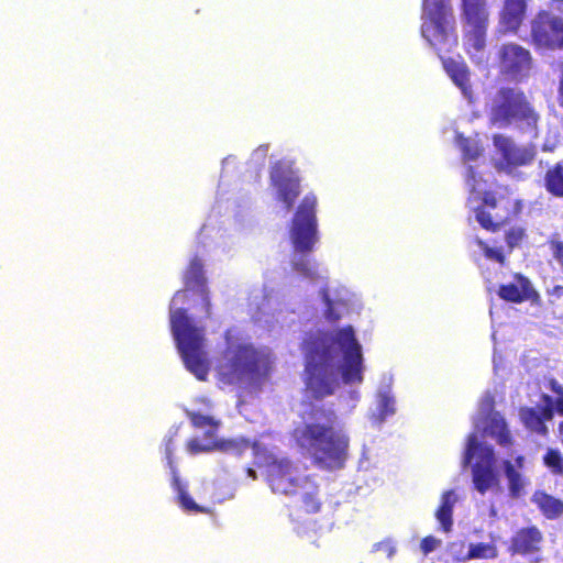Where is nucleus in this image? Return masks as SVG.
<instances>
[{
  "mask_svg": "<svg viewBox=\"0 0 563 563\" xmlns=\"http://www.w3.org/2000/svg\"><path fill=\"white\" fill-rule=\"evenodd\" d=\"M494 398L486 393L478 405L477 415L474 417L475 432L467 438L462 459L463 467L472 465V482L474 488L481 494H503L501 475L507 482L508 496L512 499L522 497L530 485L529 477L525 474L526 459L523 455L498 460L490 445L481 443L477 433L490 437L501 446L511 444V437L504 418L493 410Z\"/></svg>",
  "mask_w": 563,
  "mask_h": 563,
  "instance_id": "obj_1",
  "label": "nucleus"
},
{
  "mask_svg": "<svg viewBox=\"0 0 563 563\" xmlns=\"http://www.w3.org/2000/svg\"><path fill=\"white\" fill-rule=\"evenodd\" d=\"M307 390L316 398L334 394L343 382L361 385L365 366L352 325L307 334L302 343Z\"/></svg>",
  "mask_w": 563,
  "mask_h": 563,
  "instance_id": "obj_2",
  "label": "nucleus"
},
{
  "mask_svg": "<svg viewBox=\"0 0 563 563\" xmlns=\"http://www.w3.org/2000/svg\"><path fill=\"white\" fill-rule=\"evenodd\" d=\"M316 207V196L308 194L295 213L290 228V240L295 249L291 263L298 275L312 283L324 284L319 291L325 307L324 317L328 321L335 322L350 311L355 295L343 286L325 282L327 269L307 255L318 242Z\"/></svg>",
  "mask_w": 563,
  "mask_h": 563,
  "instance_id": "obj_3",
  "label": "nucleus"
},
{
  "mask_svg": "<svg viewBox=\"0 0 563 563\" xmlns=\"http://www.w3.org/2000/svg\"><path fill=\"white\" fill-rule=\"evenodd\" d=\"M335 416L323 409H313L292 432V439L302 453L325 468L343 466L349 449V437L334 428Z\"/></svg>",
  "mask_w": 563,
  "mask_h": 563,
  "instance_id": "obj_4",
  "label": "nucleus"
},
{
  "mask_svg": "<svg viewBox=\"0 0 563 563\" xmlns=\"http://www.w3.org/2000/svg\"><path fill=\"white\" fill-rule=\"evenodd\" d=\"M227 347L216 371L224 385L257 390L269 369V352L255 349L242 333L231 329L225 334Z\"/></svg>",
  "mask_w": 563,
  "mask_h": 563,
  "instance_id": "obj_5",
  "label": "nucleus"
},
{
  "mask_svg": "<svg viewBox=\"0 0 563 563\" xmlns=\"http://www.w3.org/2000/svg\"><path fill=\"white\" fill-rule=\"evenodd\" d=\"M456 141L465 163L468 164L466 172V184L471 192L468 205L475 212L476 221L484 229L495 231L507 218L505 213L499 212V206L504 200H497L490 190L492 175L484 174L478 165L471 164L481 156L483 147L478 140L464 139L462 134H456Z\"/></svg>",
  "mask_w": 563,
  "mask_h": 563,
  "instance_id": "obj_6",
  "label": "nucleus"
},
{
  "mask_svg": "<svg viewBox=\"0 0 563 563\" xmlns=\"http://www.w3.org/2000/svg\"><path fill=\"white\" fill-rule=\"evenodd\" d=\"M187 300V290L175 294L169 307L170 329L178 352L186 368L199 380H206L210 362L208 357L205 329L198 327L186 313L183 305Z\"/></svg>",
  "mask_w": 563,
  "mask_h": 563,
  "instance_id": "obj_7",
  "label": "nucleus"
},
{
  "mask_svg": "<svg viewBox=\"0 0 563 563\" xmlns=\"http://www.w3.org/2000/svg\"><path fill=\"white\" fill-rule=\"evenodd\" d=\"M485 113L489 125L498 129L516 126L537 137L539 115L526 95L512 87H501L489 95L485 103Z\"/></svg>",
  "mask_w": 563,
  "mask_h": 563,
  "instance_id": "obj_8",
  "label": "nucleus"
},
{
  "mask_svg": "<svg viewBox=\"0 0 563 563\" xmlns=\"http://www.w3.org/2000/svg\"><path fill=\"white\" fill-rule=\"evenodd\" d=\"M210 408V401L202 399L201 407L186 410L192 426L203 431L202 437L196 435L187 442L186 451L190 455L208 453L213 450L241 455L249 450L251 442L244 438L219 439L217 437L220 421L209 413Z\"/></svg>",
  "mask_w": 563,
  "mask_h": 563,
  "instance_id": "obj_9",
  "label": "nucleus"
},
{
  "mask_svg": "<svg viewBox=\"0 0 563 563\" xmlns=\"http://www.w3.org/2000/svg\"><path fill=\"white\" fill-rule=\"evenodd\" d=\"M255 464L265 468L266 479L276 494H295L305 483L299 467L292 464L276 448H267L263 443L252 445Z\"/></svg>",
  "mask_w": 563,
  "mask_h": 563,
  "instance_id": "obj_10",
  "label": "nucleus"
},
{
  "mask_svg": "<svg viewBox=\"0 0 563 563\" xmlns=\"http://www.w3.org/2000/svg\"><path fill=\"white\" fill-rule=\"evenodd\" d=\"M421 34L439 52L450 51L457 37L448 0H423Z\"/></svg>",
  "mask_w": 563,
  "mask_h": 563,
  "instance_id": "obj_11",
  "label": "nucleus"
},
{
  "mask_svg": "<svg viewBox=\"0 0 563 563\" xmlns=\"http://www.w3.org/2000/svg\"><path fill=\"white\" fill-rule=\"evenodd\" d=\"M271 185L276 200L290 211L300 194L299 178L289 162L277 163L271 172Z\"/></svg>",
  "mask_w": 563,
  "mask_h": 563,
  "instance_id": "obj_12",
  "label": "nucleus"
},
{
  "mask_svg": "<svg viewBox=\"0 0 563 563\" xmlns=\"http://www.w3.org/2000/svg\"><path fill=\"white\" fill-rule=\"evenodd\" d=\"M563 19L548 11L539 12L531 22V36L541 49H555L561 44Z\"/></svg>",
  "mask_w": 563,
  "mask_h": 563,
  "instance_id": "obj_13",
  "label": "nucleus"
},
{
  "mask_svg": "<svg viewBox=\"0 0 563 563\" xmlns=\"http://www.w3.org/2000/svg\"><path fill=\"white\" fill-rule=\"evenodd\" d=\"M500 69L512 80L527 78L532 68L531 54L525 47L508 43L499 49Z\"/></svg>",
  "mask_w": 563,
  "mask_h": 563,
  "instance_id": "obj_14",
  "label": "nucleus"
},
{
  "mask_svg": "<svg viewBox=\"0 0 563 563\" xmlns=\"http://www.w3.org/2000/svg\"><path fill=\"white\" fill-rule=\"evenodd\" d=\"M393 376L384 374L377 388L374 402L369 408V420L380 426L387 418L396 412V399L391 390Z\"/></svg>",
  "mask_w": 563,
  "mask_h": 563,
  "instance_id": "obj_15",
  "label": "nucleus"
},
{
  "mask_svg": "<svg viewBox=\"0 0 563 563\" xmlns=\"http://www.w3.org/2000/svg\"><path fill=\"white\" fill-rule=\"evenodd\" d=\"M530 2L531 0H503L497 32L499 34H516L527 16Z\"/></svg>",
  "mask_w": 563,
  "mask_h": 563,
  "instance_id": "obj_16",
  "label": "nucleus"
},
{
  "mask_svg": "<svg viewBox=\"0 0 563 563\" xmlns=\"http://www.w3.org/2000/svg\"><path fill=\"white\" fill-rule=\"evenodd\" d=\"M494 146L504 158L497 167L507 169L511 166H520L529 164L534 157V150L530 147H517L512 141L501 134H496L493 139Z\"/></svg>",
  "mask_w": 563,
  "mask_h": 563,
  "instance_id": "obj_17",
  "label": "nucleus"
},
{
  "mask_svg": "<svg viewBox=\"0 0 563 563\" xmlns=\"http://www.w3.org/2000/svg\"><path fill=\"white\" fill-rule=\"evenodd\" d=\"M520 418L527 429L545 434L548 429L545 421L553 418V399L548 395H542L540 401L534 408H522Z\"/></svg>",
  "mask_w": 563,
  "mask_h": 563,
  "instance_id": "obj_18",
  "label": "nucleus"
},
{
  "mask_svg": "<svg viewBox=\"0 0 563 563\" xmlns=\"http://www.w3.org/2000/svg\"><path fill=\"white\" fill-rule=\"evenodd\" d=\"M202 268V262L198 257H194L189 263L184 278L186 288L194 290L200 297L201 308L205 311L206 318H209L211 316V301Z\"/></svg>",
  "mask_w": 563,
  "mask_h": 563,
  "instance_id": "obj_19",
  "label": "nucleus"
},
{
  "mask_svg": "<svg viewBox=\"0 0 563 563\" xmlns=\"http://www.w3.org/2000/svg\"><path fill=\"white\" fill-rule=\"evenodd\" d=\"M488 23H464V45L470 57L482 64L486 60V31Z\"/></svg>",
  "mask_w": 563,
  "mask_h": 563,
  "instance_id": "obj_20",
  "label": "nucleus"
},
{
  "mask_svg": "<svg viewBox=\"0 0 563 563\" xmlns=\"http://www.w3.org/2000/svg\"><path fill=\"white\" fill-rule=\"evenodd\" d=\"M498 295L504 300L511 302L533 300L538 297L529 279L520 274L515 275L511 282L500 286Z\"/></svg>",
  "mask_w": 563,
  "mask_h": 563,
  "instance_id": "obj_21",
  "label": "nucleus"
},
{
  "mask_svg": "<svg viewBox=\"0 0 563 563\" xmlns=\"http://www.w3.org/2000/svg\"><path fill=\"white\" fill-rule=\"evenodd\" d=\"M165 455L168 461V465L173 475V487L177 493V498L180 507L187 512H208L207 508L199 506L195 500L187 494L186 487L181 484L178 475L176 474V470L173 465L172 453L174 451V445L172 439L166 440L165 442Z\"/></svg>",
  "mask_w": 563,
  "mask_h": 563,
  "instance_id": "obj_22",
  "label": "nucleus"
},
{
  "mask_svg": "<svg viewBox=\"0 0 563 563\" xmlns=\"http://www.w3.org/2000/svg\"><path fill=\"white\" fill-rule=\"evenodd\" d=\"M541 541L542 534L537 528L521 529L512 538L511 550L520 554H531L539 550Z\"/></svg>",
  "mask_w": 563,
  "mask_h": 563,
  "instance_id": "obj_23",
  "label": "nucleus"
},
{
  "mask_svg": "<svg viewBox=\"0 0 563 563\" xmlns=\"http://www.w3.org/2000/svg\"><path fill=\"white\" fill-rule=\"evenodd\" d=\"M462 15L464 23H488L487 0H462Z\"/></svg>",
  "mask_w": 563,
  "mask_h": 563,
  "instance_id": "obj_24",
  "label": "nucleus"
},
{
  "mask_svg": "<svg viewBox=\"0 0 563 563\" xmlns=\"http://www.w3.org/2000/svg\"><path fill=\"white\" fill-rule=\"evenodd\" d=\"M452 548V555L460 561L466 562L470 560H489L498 556V550L494 542L489 543H470L466 553L456 554Z\"/></svg>",
  "mask_w": 563,
  "mask_h": 563,
  "instance_id": "obj_25",
  "label": "nucleus"
},
{
  "mask_svg": "<svg viewBox=\"0 0 563 563\" xmlns=\"http://www.w3.org/2000/svg\"><path fill=\"white\" fill-rule=\"evenodd\" d=\"M459 497L454 490L444 492L441 496L440 506L435 511V518L443 531L449 532L452 527V512Z\"/></svg>",
  "mask_w": 563,
  "mask_h": 563,
  "instance_id": "obj_26",
  "label": "nucleus"
},
{
  "mask_svg": "<svg viewBox=\"0 0 563 563\" xmlns=\"http://www.w3.org/2000/svg\"><path fill=\"white\" fill-rule=\"evenodd\" d=\"M444 68L453 82L461 89L466 98H471L468 85V70L464 63L449 59L444 62Z\"/></svg>",
  "mask_w": 563,
  "mask_h": 563,
  "instance_id": "obj_27",
  "label": "nucleus"
},
{
  "mask_svg": "<svg viewBox=\"0 0 563 563\" xmlns=\"http://www.w3.org/2000/svg\"><path fill=\"white\" fill-rule=\"evenodd\" d=\"M532 501L550 519L556 518L563 512V503L542 492H537L532 497Z\"/></svg>",
  "mask_w": 563,
  "mask_h": 563,
  "instance_id": "obj_28",
  "label": "nucleus"
},
{
  "mask_svg": "<svg viewBox=\"0 0 563 563\" xmlns=\"http://www.w3.org/2000/svg\"><path fill=\"white\" fill-rule=\"evenodd\" d=\"M547 188L556 196H563V162L547 173Z\"/></svg>",
  "mask_w": 563,
  "mask_h": 563,
  "instance_id": "obj_29",
  "label": "nucleus"
},
{
  "mask_svg": "<svg viewBox=\"0 0 563 563\" xmlns=\"http://www.w3.org/2000/svg\"><path fill=\"white\" fill-rule=\"evenodd\" d=\"M544 464L554 474H563V459L558 450L549 449L543 457Z\"/></svg>",
  "mask_w": 563,
  "mask_h": 563,
  "instance_id": "obj_30",
  "label": "nucleus"
},
{
  "mask_svg": "<svg viewBox=\"0 0 563 563\" xmlns=\"http://www.w3.org/2000/svg\"><path fill=\"white\" fill-rule=\"evenodd\" d=\"M475 244L477 245L478 250L490 261H496L498 263H504V255L501 253V250L498 247H490L488 246L483 240L476 239Z\"/></svg>",
  "mask_w": 563,
  "mask_h": 563,
  "instance_id": "obj_31",
  "label": "nucleus"
},
{
  "mask_svg": "<svg viewBox=\"0 0 563 563\" xmlns=\"http://www.w3.org/2000/svg\"><path fill=\"white\" fill-rule=\"evenodd\" d=\"M525 236V230L520 227H511L506 232V242L510 250L518 246Z\"/></svg>",
  "mask_w": 563,
  "mask_h": 563,
  "instance_id": "obj_32",
  "label": "nucleus"
},
{
  "mask_svg": "<svg viewBox=\"0 0 563 563\" xmlns=\"http://www.w3.org/2000/svg\"><path fill=\"white\" fill-rule=\"evenodd\" d=\"M549 245L554 260L563 272V241H561L556 235H553L549 241Z\"/></svg>",
  "mask_w": 563,
  "mask_h": 563,
  "instance_id": "obj_33",
  "label": "nucleus"
},
{
  "mask_svg": "<svg viewBox=\"0 0 563 563\" xmlns=\"http://www.w3.org/2000/svg\"><path fill=\"white\" fill-rule=\"evenodd\" d=\"M441 541L434 537H427L421 542V550L424 554H428L439 548Z\"/></svg>",
  "mask_w": 563,
  "mask_h": 563,
  "instance_id": "obj_34",
  "label": "nucleus"
},
{
  "mask_svg": "<svg viewBox=\"0 0 563 563\" xmlns=\"http://www.w3.org/2000/svg\"><path fill=\"white\" fill-rule=\"evenodd\" d=\"M303 504L308 512H316L319 509V500L311 493L305 494Z\"/></svg>",
  "mask_w": 563,
  "mask_h": 563,
  "instance_id": "obj_35",
  "label": "nucleus"
},
{
  "mask_svg": "<svg viewBox=\"0 0 563 563\" xmlns=\"http://www.w3.org/2000/svg\"><path fill=\"white\" fill-rule=\"evenodd\" d=\"M252 303L256 305V309L258 311H262L265 309L266 303H269V299H267L265 296H262V290H257L255 294L252 295Z\"/></svg>",
  "mask_w": 563,
  "mask_h": 563,
  "instance_id": "obj_36",
  "label": "nucleus"
},
{
  "mask_svg": "<svg viewBox=\"0 0 563 563\" xmlns=\"http://www.w3.org/2000/svg\"><path fill=\"white\" fill-rule=\"evenodd\" d=\"M554 409L560 416H563V395L553 400V410Z\"/></svg>",
  "mask_w": 563,
  "mask_h": 563,
  "instance_id": "obj_37",
  "label": "nucleus"
},
{
  "mask_svg": "<svg viewBox=\"0 0 563 563\" xmlns=\"http://www.w3.org/2000/svg\"><path fill=\"white\" fill-rule=\"evenodd\" d=\"M453 547H455V548H454V552H455L456 554H461V553L465 554V553H466V551H465V547H464V543H452V544L450 545V553H451V554H452V548H453Z\"/></svg>",
  "mask_w": 563,
  "mask_h": 563,
  "instance_id": "obj_38",
  "label": "nucleus"
},
{
  "mask_svg": "<svg viewBox=\"0 0 563 563\" xmlns=\"http://www.w3.org/2000/svg\"><path fill=\"white\" fill-rule=\"evenodd\" d=\"M267 146H260L255 152H254V157L258 158V159H263L266 154H267Z\"/></svg>",
  "mask_w": 563,
  "mask_h": 563,
  "instance_id": "obj_39",
  "label": "nucleus"
},
{
  "mask_svg": "<svg viewBox=\"0 0 563 563\" xmlns=\"http://www.w3.org/2000/svg\"><path fill=\"white\" fill-rule=\"evenodd\" d=\"M552 390L560 397L563 395V387L555 380L551 382Z\"/></svg>",
  "mask_w": 563,
  "mask_h": 563,
  "instance_id": "obj_40",
  "label": "nucleus"
},
{
  "mask_svg": "<svg viewBox=\"0 0 563 563\" xmlns=\"http://www.w3.org/2000/svg\"><path fill=\"white\" fill-rule=\"evenodd\" d=\"M551 5L554 10L563 11V0H553Z\"/></svg>",
  "mask_w": 563,
  "mask_h": 563,
  "instance_id": "obj_41",
  "label": "nucleus"
},
{
  "mask_svg": "<svg viewBox=\"0 0 563 563\" xmlns=\"http://www.w3.org/2000/svg\"><path fill=\"white\" fill-rule=\"evenodd\" d=\"M235 158L233 156H228L222 161L223 168L228 167L230 164H233Z\"/></svg>",
  "mask_w": 563,
  "mask_h": 563,
  "instance_id": "obj_42",
  "label": "nucleus"
},
{
  "mask_svg": "<svg viewBox=\"0 0 563 563\" xmlns=\"http://www.w3.org/2000/svg\"><path fill=\"white\" fill-rule=\"evenodd\" d=\"M553 295H556L558 297L563 295V286H556L553 288Z\"/></svg>",
  "mask_w": 563,
  "mask_h": 563,
  "instance_id": "obj_43",
  "label": "nucleus"
},
{
  "mask_svg": "<svg viewBox=\"0 0 563 563\" xmlns=\"http://www.w3.org/2000/svg\"><path fill=\"white\" fill-rule=\"evenodd\" d=\"M246 473L249 477L256 479V472L253 468H247Z\"/></svg>",
  "mask_w": 563,
  "mask_h": 563,
  "instance_id": "obj_44",
  "label": "nucleus"
},
{
  "mask_svg": "<svg viewBox=\"0 0 563 563\" xmlns=\"http://www.w3.org/2000/svg\"><path fill=\"white\" fill-rule=\"evenodd\" d=\"M351 395H352V397H353L354 401H357V400H358V393H357V391H355V390H354V391H352V394H351Z\"/></svg>",
  "mask_w": 563,
  "mask_h": 563,
  "instance_id": "obj_45",
  "label": "nucleus"
},
{
  "mask_svg": "<svg viewBox=\"0 0 563 563\" xmlns=\"http://www.w3.org/2000/svg\"><path fill=\"white\" fill-rule=\"evenodd\" d=\"M560 434L563 435V421L559 426Z\"/></svg>",
  "mask_w": 563,
  "mask_h": 563,
  "instance_id": "obj_46",
  "label": "nucleus"
},
{
  "mask_svg": "<svg viewBox=\"0 0 563 563\" xmlns=\"http://www.w3.org/2000/svg\"><path fill=\"white\" fill-rule=\"evenodd\" d=\"M490 515H492V516H496V510H495V507H494V506H492V507H490Z\"/></svg>",
  "mask_w": 563,
  "mask_h": 563,
  "instance_id": "obj_47",
  "label": "nucleus"
},
{
  "mask_svg": "<svg viewBox=\"0 0 563 563\" xmlns=\"http://www.w3.org/2000/svg\"><path fill=\"white\" fill-rule=\"evenodd\" d=\"M494 367H495V369H497V361H496V357L494 358Z\"/></svg>",
  "mask_w": 563,
  "mask_h": 563,
  "instance_id": "obj_48",
  "label": "nucleus"
}]
</instances>
